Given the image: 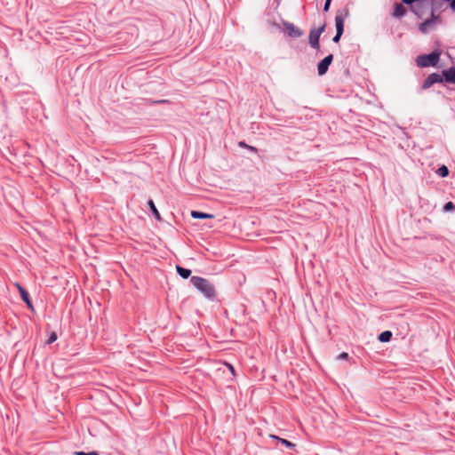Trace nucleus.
<instances>
[{"label":"nucleus","instance_id":"obj_2","mask_svg":"<svg viewBox=\"0 0 455 455\" xmlns=\"http://www.w3.org/2000/svg\"><path fill=\"white\" fill-rule=\"evenodd\" d=\"M441 52L435 50L428 54H421L416 58V64L419 68H428L437 66L440 60Z\"/></svg>","mask_w":455,"mask_h":455},{"label":"nucleus","instance_id":"obj_28","mask_svg":"<svg viewBox=\"0 0 455 455\" xmlns=\"http://www.w3.org/2000/svg\"><path fill=\"white\" fill-rule=\"evenodd\" d=\"M249 150L252 151V152H257V148L252 147V146H248L247 148Z\"/></svg>","mask_w":455,"mask_h":455},{"label":"nucleus","instance_id":"obj_21","mask_svg":"<svg viewBox=\"0 0 455 455\" xmlns=\"http://www.w3.org/2000/svg\"><path fill=\"white\" fill-rule=\"evenodd\" d=\"M57 339V334L55 332H52L47 339V344H52Z\"/></svg>","mask_w":455,"mask_h":455},{"label":"nucleus","instance_id":"obj_23","mask_svg":"<svg viewBox=\"0 0 455 455\" xmlns=\"http://www.w3.org/2000/svg\"><path fill=\"white\" fill-rule=\"evenodd\" d=\"M331 0H325L324 5H323V11L328 12L330 9Z\"/></svg>","mask_w":455,"mask_h":455},{"label":"nucleus","instance_id":"obj_24","mask_svg":"<svg viewBox=\"0 0 455 455\" xmlns=\"http://www.w3.org/2000/svg\"><path fill=\"white\" fill-rule=\"evenodd\" d=\"M347 358H348V354L346 352H343L338 355V359H340V360H346Z\"/></svg>","mask_w":455,"mask_h":455},{"label":"nucleus","instance_id":"obj_29","mask_svg":"<svg viewBox=\"0 0 455 455\" xmlns=\"http://www.w3.org/2000/svg\"><path fill=\"white\" fill-rule=\"evenodd\" d=\"M228 367H229V369H230L231 372L234 374V371H234L233 366H232L231 364H228Z\"/></svg>","mask_w":455,"mask_h":455},{"label":"nucleus","instance_id":"obj_3","mask_svg":"<svg viewBox=\"0 0 455 455\" xmlns=\"http://www.w3.org/2000/svg\"><path fill=\"white\" fill-rule=\"evenodd\" d=\"M403 4L411 5V11L419 18L423 16V8L427 4L426 0H402Z\"/></svg>","mask_w":455,"mask_h":455},{"label":"nucleus","instance_id":"obj_17","mask_svg":"<svg viewBox=\"0 0 455 455\" xmlns=\"http://www.w3.org/2000/svg\"><path fill=\"white\" fill-rule=\"evenodd\" d=\"M148 204V205H149V207H150V210H151L152 213H153V214H154V216L156 217V219L160 220V219H161V217H160V213H159V212L157 211V209H156V205H155V204H154L153 200H149Z\"/></svg>","mask_w":455,"mask_h":455},{"label":"nucleus","instance_id":"obj_6","mask_svg":"<svg viewBox=\"0 0 455 455\" xmlns=\"http://www.w3.org/2000/svg\"><path fill=\"white\" fill-rule=\"evenodd\" d=\"M283 27L290 37L299 38L303 36V31L299 28L296 27L293 23L283 22Z\"/></svg>","mask_w":455,"mask_h":455},{"label":"nucleus","instance_id":"obj_14","mask_svg":"<svg viewBox=\"0 0 455 455\" xmlns=\"http://www.w3.org/2000/svg\"><path fill=\"white\" fill-rule=\"evenodd\" d=\"M270 437L277 440L278 442H280L282 444H283L285 447H287L289 449H294L296 446L295 443L288 441L287 439H283V438H281V437L274 435H271Z\"/></svg>","mask_w":455,"mask_h":455},{"label":"nucleus","instance_id":"obj_5","mask_svg":"<svg viewBox=\"0 0 455 455\" xmlns=\"http://www.w3.org/2000/svg\"><path fill=\"white\" fill-rule=\"evenodd\" d=\"M443 81L445 82L443 73H432L428 75L427 77L423 81L422 89L427 90L435 84H441Z\"/></svg>","mask_w":455,"mask_h":455},{"label":"nucleus","instance_id":"obj_1","mask_svg":"<svg viewBox=\"0 0 455 455\" xmlns=\"http://www.w3.org/2000/svg\"><path fill=\"white\" fill-rule=\"evenodd\" d=\"M190 283L207 299L215 298V288L213 284L205 278L200 276H192Z\"/></svg>","mask_w":455,"mask_h":455},{"label":"nucleus","instance_id":"obj_25","mask_svg":"<svg viewBox=\"0 0 455 455\" xmlns=\"http://www.w3.org/2000/svg\"><path fill=\"white\" fill-rule=\"evenodd\" d=\"M449 2H451V3H450V7H451V9L453 12H455V0H450Z\"/></svg>","mask_w":455,"mask_h":455},{"label":"nucleus","instance_id":"obj_7","mask_svg":"<svg viewBox=\"0 0 455 455\" xmlns=\"http://www.w3.org/2000/svg\"><path fill=\"white\" fill-rule=\"evenodd\" d=\"M333 56L329 54L324 57L317 65V71L319 76H323L328 71L329 66L332 62Z\"/></svg>","mask_w":455,"mask_h":455},{"label":"nucleus","instance_id":"obj_15","mask_svg":"<svg viewBox=\"0 0 455 455\" xmlns=\"http://www.w3.org/2000/svg\"><path fill=\"white\" fill-rule=\"evenodd\" d=\"M191 216L194 219H212L213 218L212 214H209V213H205V212H198V211H192Z\"/></svg>","mask_w":455,"mask_h":455},{"label":"nucleus","instance_id":"obj_22","mask_svg":"<svg viewBox=\"0 0 455 455\" xmlns=\"http://www.w3.org/2000/svg\"><path fill=\"white\" fill-rule=\"evenodd\" d=\"M342 33L336 32V35L333 36L332 41L334 43H339L341 38Z\"/></svg>","mask_w":455,"mask_h":455},{"label":"nucleus","instance_id":"obj_8","mask_svg":"<svg viewBox=\"0 0 455 455\" xmlns=\"http://www.w3.org/2000/svg\"><path fill=\"white\" fill-rule=\"evenodd\" d=\"M22 300L27 304L29 308H33L32 302L29 298L28 292L19 283H15Z\"/></svg>","mask_w":455,"mask_h":455},{"label":"nucleus","instance_id":"obj_12","mask_svg":"<svg viewBox=\"0 0 455 455\" xmlns=\"http://www.w3.org/2000/svg\"><path fill=\"white\" fill-rule=\"evenodd\" d=\"M335 27L336 32L342 33L344 32V18L342 14L337 13L335 17Z\"/></svg>","mask_w":455,"mask_h":455},{"label":"nucleus","instance_id":"obj_27","mask_svg":"<svg viewBox=\"0 0 455 455\" xmlns=\"http://www.w3.org/2000/svg\"><path fill=\"white\" fill-rule=\"evenodd\" d=\"M165 102H167L166 100H160L153 101V103H156V104H162V103H165Z\"/></svg>","mask_w":455,"mask_h":455},{"label":"nucleus","instance_id":"obj_10","mask_svg":"<svg viewBox=\"0 0 455 455\" xmlns=\"http://www.w3.org/2000/svg\"><path fill=\"white\" fill-rule=\"evenodd\" d=\"M430 15L431 19L426 20L419 25V29L423 32H425L426 28L432 25V23L438 19V17L435 14V11L433 10V8H431Z\"/></svg>","mask_w":455,"mask_h":455},{"label":"nucleus","instance_id":"obj_30","mask_svg":"<svg viewBox=\"0 0 455 455\" xmlns=\"http://www.w3.org/2000/svg\"><path fill=\"white\" fill-rule=\"evenodd\" d=\"M228 367H229V369H230L231 372L234 374V371H234L233 366H232L231 364H228Z\"/></svg>","mask_w":455,"mask_h":455},{"label":"nucleus","instance_id":"obj_26","mask_svg":"<svg viewBox=\"0 0 455 455\" xmlns=\"http://www.w3.org/2000/svg\"><path fill=\"white\" fill-rule=\"evenodd\" d=\"M249 145H247L244 141H240L239 142V147L241 148H248Z\"/></svg>","mask_w":455,"mask_h":455},{"label":"nucleus","instance_id":"obj_9","mask_svg":"<svg viewBox=\"0 0 455 455\" xmlns=\"http://www.w3.org/2000/svg\"><path fill=\"white\" fill-rule=\"evenodd\" d=\"M444 80L448 84H455V67L443 70Z\"/></svg>","mask_w":455,"mask_h":455},{"label":"nucleus","instance_id":"obj_18","mask_svg":"<svg viewBox=\"0 0 455 455\" xmlns=\"http://www.w3.org/2000/svg\"><path fill=\"white\" fill-rule=\"evenodd\" d=\"M436 172L440 177L445 178L449 175V169L447 166L442 165L441 167L438 168Z\"/></svg>","mask_w":455,"mask_h":455},{"label":"nucleus","instance_id":"obj_20","mask_svg":"<svg viewBox=\"0 0 455 455\" xmlns=\"http://www.w3.org/2000/svg\"><path fill=\"white\" fill-rule=\"evenodd\" d=\"M74 455H100L98 451H92L90 452H84V451H75Z\"/></svg>","mask_w":455,"mask_h":455},{"label":"nucleus","instance_id":"obj_4","mask_svg":"<svg viewBox=\"0 0 455 455\" xmlns=\"http://www.w3.org/2000/svg\"><path fill=\"white\" fill-rule=\"evenodd\" d=\"M325 29V24L322 25L318 28H313L310 30L308 41L312 48L318 50L320 48L319 38L321 34Z\"/></svg>","mask_w":455,"mask_h":455},{"label":"nucleus","instance_id":"obj_19","mask_svg":"<svg viewBox=\"0 0 455 455\" xmlns=\"http://www.w3.org/2000/svg\"><path fill=\"white\" fill-rule=\"evenodd\" d=\"M454 209H455V205L453 204L452 202H448L443 206L444 212H449V211L454 210Z\"/></svg>","mask_w":455,"mask_h":455},{"label":"nucleus","instance_id":"obj_11","mask_svg":"<svg viewBox=\"0 0 455 455\" xmlns=\"http://www.w3.org/2000/svg\"><path fill=\"white\" fill-rule=\"evenodd\" d=\"M406 13V9L402 4H395L394 7L393 16L401 19Z\"/></svg>","mask_w":455,"mask_h":455},{"label":"nucleus","instance_id":"obj_16","mask_svg":"<svg viewBox=\"0 0 455 455\" xmlns=\"http://www.w3.org/2000/svg\"><path fill=\"white\" fill-rule=\"evenodd\" d=\"M392 338V332L390 331H382L379 335V340L380 342H388L390 341Z\"/></svg>","mask_w":455,"mask_h":455},{"label":"nucleus","instance_id":"obj_13","mask_svg":"<svg viewBox=\"0 0 455 455\" xmlns=\"http://www.w3.org/2000/svg\"><path fill=\"white\" fill-rule=\"evenodd\" d=\"M176 271L180 275V276L184 278V279L188 278L190 276V275H191V270L190 269L185 268V267H180V266H176Z\"/></svg>","mask_w":455,"mask_h":455}]
</instances>
